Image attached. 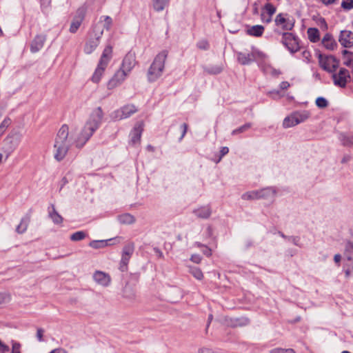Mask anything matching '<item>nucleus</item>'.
I'll return each instance as SVG.
<instances>
[{"instance_id":"45","label":"nucleus","mask_w":353,"mask_h":353,"mask_svg":"<svg viewBox=\"0 0 353 353\" xmlns=\"http://www.w3.org/2000/svg\"><path fill=\"white\" fill-rule=\"evenodd\" d=\"M283 38L285 40L284 43L286 46L288 45L286 43L287 40L293 41L294 43H296V41H295L293 35L291 33H289V32L284 33L283 35Z\"/></svg>"},{"instance_id":"9","label":"nucleus","mask_w":353,"mask_h":353,"mask_svg":"<svg viewBox=\"0 0 353 353\" xmlns=\"http://www.w3.org/2000/svg\"><path fill=\"white\" fill-rule=\"evenodd\" d=\"M137 111V108L132 104L124 105L123 107L114 111L111 114V118L115 121H119L128 118Z\"/></svg>"},{"instance_id":"5","label":"nucleus","mask_w":353,"mask_h":353,"mask_svg":"<svg viewBox=\"0 0 353 353\" xmlns=\"http://www.w3.org/2000/svg\"><path fill=\"white\" fill-rule=\"evenodd\" d=\"M100 24L95 28H92L89 34V38L85 42L84 46V52L87 54L92 53L100 43V39L102 37V30Z\"/></svg>"},{"instance_id":"51","label":"nucleus","mask_w":353,"mask_h":353,"mask_svg":"<svg viewBox=\"0 0 353 353\" xmlns=\"http://www.w3.org/2000/svg\"><path fill=\"white\" fill-rule=\"evenodd\" d=\"M190 259L194 263H199L201 261V256L199 254H193Z\"/></svg>"},{"instance_id":"14","label":"nucleus","mask_w":353,"mask_h":353,"mask_svg":"<svg viewBox=\"0 0 353 353\" xmlns=\"http://www.w3.org/2000/svg\"><path fill=\"white\" fill-rule=\"evenodd\" d=\"M134 65L135 58L134 55L132 54H128L124 57L119 70L124 71L125 73L128 75Z\"/></svg>"},{"instance_id":"27","label":"nucleus","mask_w":353,"mask_h":353,"mask_svg":"<svg viewBox=\"0 0 353 353\" xmlns=\"http://www.w3.org/2000/svg\"><path fill=\"white\" fill-rule=\"evenodd\" d=\"M343 64L347 67L353 66V52L347 50L342 51Z\"/></svg>"},{"instance_id":"23","label":"nucleus","mask_w":353,"mask_h":353,"mask_svg":"<svg viewBox=\"0 0 353 353\" xmlns=\"http://www.w3.org/2000/svg\"><path fill=\"white\" fill-rule=\"evenodd\" d=\"M193 212L199 218L208 219L211 214V210L208 206H202L194 210Z\"/></svg>"},{"instance_id":"41","label":"nucleus","mask_w":353,"mask_h":353,"mask_svg":"<svg viewBox=\"0 0 353 353\" xmlns=\"http://www.w3.org/2000/svg\"><path fill=\"white\" fill-rule=\"evenodd\" d=\"M270 353H295V351L293 349H283L280 347L274 348L270 350Z\"/></svg>"},{"instance_id":"48","label":"nucleus","mask_w":353,"mask_h":353,"mask_svg":"<svg viewBox=\"0 0 353 353\" xmlns=\"http://www.w3.org/2000/svg\"><path fill=\"white\" fill-rule=\"evenodd\" d=\"M198 353H214L212 349L203 346L198 349Z\"/></svg>"},{"instance_id":"28","label":"nucleus","mask_w":353,"mask_h":353,"mask_svg":"<svg viewBox=\"0 0 353 353\" xmlns=\"http://www.w3.org/2000/svg\"><path fill=\"white\" fill-rule=\"evenodd\" d=\"M30 223V217L26 216L21 219L20 223L16 228V231L19 234L24 233L28 228V226Z\"/></svg>"},{"instance_id":"11","label":"nucleus","mask_w":353,"mask_h":353,"mask_svg":"<svg viewBox=\"0 0 353 353\" xmlns=\"http://www.w3.org/2000/svg\"><path fill=\"white\" fill-rule=\"evenodd\" d=\"M350 78V73L345 68H341L338 74L333 72L332 74L334 85L341 88L346 85L347 79Z\"/></svg>"},{"instance_id":"62","label":"nucleus","mask_w":353,"mask_h":353,"mask_svg":"<svg viewBox=\"0 0 353 353\" xmlns=\"http://www.w3.org/2000/svg\"><path fill=\"white\" fill-rule=\"evenodd\" d=\"M336 0H321V1L325 5H330L335 3Z\"/></svg>"},{"instance_id":"16","label":"nucleus","mask_w":353,"mask_h":353,"mask_svg":"<svg viewBox=\"0 0 353 353\" xmlns=\"http://www.w3.org/2000/svg\"><path fill=\"white\" fill-rule=\"evenodd\" d=\"M143 132V124L139 123L135 125L133 130L130 132V143L132 145L139 143L141 134Z\"/></svg>"},{"instance_id":"44","label":"nucleus","mask_w":353,"mask_h":353,"mask_svg":"<svg viewBox=\"0 0 353 353\" xmlns=\"http://www.w3.org/2000/svg\"><path fill=\"white\" fill-rule=\"evenodd\" d=\"M222 71V68L220 66L213 67L208 70V72L210 74H217Z\"/></svg>"},{"instance_id":"39","label":"nucleus","mask_w":353,"mask_h":353,"mask_svg":"<svg viewBox=\"0 0 353 353\" xmlns=\"http://www.w3.org/2000/svg\"><path fill=\"white\" fill-rule=\"evenodd\" d=\"M265 10V13L268 14V15H270L271 17H272V15L275 13L276 12V8L272 5L271 3H266L264 6V8H263Z\"/></svg>"},{"instance_id":"31","label":"nucleus","mask_w":353,"mask_h":353,"mask_svg":"<svg viewBox=\"0 0 353 353\" xmlns=\"http://www.w3.org/2000/svg\"><path fill=\"white\" fill-rule=\"evenodd\" d=\"M89 245L94 249L105 248L108 245V241L105 240H94L90 241Z\"/></svg>"},{"instance_id":"2","label":"nucleus","mask_w":353,"mask_h":353,"mask_svg":"<svg viewBox=\"0 0 353 353\" xmlns=\"http://www.w3.org/2000/svg\"><path fill=\"white\" fill-rule=\"evenodd\" d=\"M72 145L69 137V127L63 125L59 130L53 145L54 158L57 161H62L68 154L70 147Z\"/></svg>"},{"instance_id":"1","label":"nucleus","mask_w":353,"mask_h":353,"mask_svg":"<svg viewBox=\"0 0 353 353\" xmlns=\"http://www.w3.org/2000/svg\"><path fill=\"white\" fill-rule=\"evenodd\" d=\"M103 111L100 107L97 108L91 113L88 120L81 131L69 132V137L72 145L77 148H81L99 128L102 119Z\"/></svg>"},{"instance_id":"6","label":"nucleus","mask_w":353,"mask_h":353,"mask_svg":"<svg viewBox=\"0 0 353 353\" xmlns=\"http://www.w3.org/2000/svg\"><path fill=\"white\" fill-rule=\"evenodd\" d=\"M310 117V114L307 110L294 112L284 119L283 121V126L285 128L294 127L304 122Z\"/></svg>"},{"instance_id":"50","label":"nucleus","mask_w":353,"mask_h":353,"mask_svg":"<svg viewBox=\"0 0 353 353\" xmlns=\"http://www.w3.org/2000/svg\"><path fill=\"white\" fill-rule=\"evenodd\" d=\"M12 353H21L20 352V344L18 343H14L12 344Z\"/></svg>"},{"instance_id":"3","label":"nucleus","mask_w":353,"mask_h":353,"mask_svg":"<svg viewBox=\"0 0 353 353\" xmlns=\"http://www.w3.org/2000/svg\"><path fill=\"white\" fill-rule=\"evenodd\" d=\"M167 56V52L162 51L155 57L148 70L147 78L148 81L154 82L162 76Z\"/></svg>"},{"instance_id":"42","label":"nucleus","mask_w":353,"mask_h":353,"mask_svg":"<svg viewBox=\"0 0 353 353\" xmlns=\"http://www.w3.org/2000/svg\"><path fill=\"white\" fill-rule=\"evenodd\" d=\"M10 299V296L8 293L5 292H0V304L7 303Z\"/></svg>"},{"instance_id":"18","label":"nucleus","mask_w":353,"mask_h":353,"mask_svg":"<svg viewBox=\"0 0 353 353\" xmlns=\"http://www.w3.org/2000/svg\"><path fill=\"white\" fill-rule=\"evenodd\" d=\"M322 45L329 50H334L337 48V43L330 33L324 35L321 41Z\"/></svg>"},{"instance_id":"56","label":"nucleus","mask_w":353,"mask_h":353,"mask_svg":"<svg viewBox=\"0 0 353 353\" xmlns=\"http://www.w3.org/2000/svg\"><path fill=\"white\" fill-rule=\"evenodd\" d=\"M345 145H353V137H347L344 142Z\"/></svg>"},{"instance_id":"15","label":"nucleus","mask_w":353,"mask_h":353,"mask_svg":"<svg viewBox=\"0 0 353 353\" xmlns=\"http://www.w3.org/2000/svg\"><path fill=\"white\" fill-rule=\"evenodd\" d=\"M85 9L80 8L77 10V15L74 17L70 27V32L75 33L80 27L85 15Z\"/></svg>"},{"instance_id":"10","label":"nucleus","mask_w":353,"mask_h":353,"mask_svg":"<svg viewBox=\"0 0 353 353\" xmlns=\"http://www.w3.org/2000/svg\"><path fill=\"white\" fill-rule=\"evenodd\" d=\"M128 75L124 71L119 69L114 74L112 77L107 83V88L113 90L119 86L125 81Z\"/></svg>"},{"instance_id":"13","label":"nucleus","mask_w":353,"mask_h":353,"mask_svg":"<svg viewBox=\"0 0 353 353\" xmlns=\"http://www.w3.org/2000/svg\"><path fill=\"white\" fill-rule=\"evenodd\" d=\"M92 278L98 284L103 287L108 286L111 283L110 276L103 271L97 270L94 272Z\"/></svg>"},{"instance_id":"8","label":"nucleus","mask_w":353,"mask_h":353,"mask_svg":"<svg viewBox=\"0 0 353 353\" xmlns=\"http://www.w3.org/2000/svg\"><path fill=\"white\" fill-rule=\"evenodd\" d=\"M319 62L321 68L330 73H333L338 68L339 61L332 55L319 54Z\"/></svg>"},{"instance_id":"64","label":"nucleus","mask_w":353,"mask_h":353,"mask_svg":"<svg viewBox=\"0 0 353 353\" xmlns=\"http://www.w3.org/2000/svg\"><path fill=\"white\" fill-rule=\"evenodd\" d=\"M350 274V269H347L345 270V275L346 276H349Z\"/></svg>"},{"instance_id":"47","label":"nucleus","mask_w":353,"mask_h":353,"mask_svg":"<svg viewBox=\"0 0 353 353\" xmlns=\"http://www.w3.org/2000/svg\"><path fill=\"white\" fill-rule=\"evenodd\" d=\"M43 334H44V330L43 328H38L37 330V339L39 342L43 341Z\"/></svg>"},{"instance_id":"59","label":"nucleus","mask_w":353,"mask_h":353,"mask_svg":"<svg viewBox=\"0 0 353 353\" xmlns=\"http://www.w3.org/2000/svg\"><path fill=\"white\" fill-rule=\"evenodd\" d=\"M341 260V255L340 254H336L334 256V261L336 263H339Z\"/></svg>"},{"instance_id":"33","label":"nucleus","mask_w":353,"mask_h":353,"mask_svg":"<svg viewBox=\"0 0 353 353\" xmlns=\"http://www.w3.org/2000/svg\"><path fill=\"white\" fill-rule=\"evenodd\" d=\"M87 234L84 231H78L71 234L70 239L72 241H79L84 239Z\"/></svg>"},{"instance_id":"37","label":"nucleus","mask_w":353,"mask_h":353,"mask_svg":"<svg viewBox=\"0 0 353 353\" xmlns=\"http://www.w3.org/2000/svg\"><path fill=\"white\" fill-rule=\"evenodd\" d=\"M134 250V245L133 243H129L126 245L123 249L122 254L125 256H131Z\"/></svg>"},{"instance_id":"38","label":"nucleus","mask_w":353,"mask_h":353,"mask_svg":"<svg viewBox=\"0 0 353 353\" xmlns=\"http://www.w3.org/2000/svg\"><path fill=\"white\" fill-rule=\"evenodd\" d=\"M130 257L131 256H125V255L122 254L121 264H120V270L121 271L124 272L127 270V265L128 264Z\"/></svg>"},{"instance_id":"58","label":"nucleus","mask_w":353,"mask_h":353,"mask_svg":"<svg viewBox=\"0 0 353 353\" xmlns=\"http://www.w3.org/2000/svg\"><path fill=\"white\" fill-rule=\"evenodd\" d=\"M49 353H68V352L63 348H57V349L52 350Z\"/></svg>"},{"instance_id":"61","label":"nucleus","mask_w":353,"mask_h":353,"mask_svg":"<svg viewBox=\"0 0 353 353\" xmlns=\"http://www.w3.org/2000/svg\"><path fill=\"white\" fill-rule=\"evenodd\" d=\"M288 239L291 241L294 245H298L299 239L297 237H289Z\"/></svg>"},{"instance_id":"35","label":"nucleus","mask_w":353,"mask_h":353,"mask_svg":"<svg viewBox=\"0 0 353 353\" xmlns=\"http://www.w3.org/2000/svg\"><path fill=\"white\" fill-rule=\"evenodd\" d=\"M11 120L10 118L6 117L0 124V137L3 134L7 128L10 125Z\"/></svg>"},{"instance_id":"29","label":"nucleus","mask_w":353,"mask_h":353,"mask_svg":"<svg viewBox=\"0 0 353 353\" xmlns=\"http://www.w3.org/2000/svg\"><path fill=\"white\" fill-rule=\"evenodd\" d=\"M118 221L121 224H132L135 221L134 217L130 214H123L118 216Z\"/></svg>"},{"instance_id":"12","label":"nucleus","mask_w":353,"mask_h":353,"mask_svg":"<svg viewBox=\"0 0 353 353\" xmlns=\"http://www.w3.org/2000/svg\"><path fill=\"white\" fill-rule=\"evenodd\" d=\"M340 44L345 48H350L353 46V32L350 30H341L339 36Z\"/></svg>"},{"instance_id":"32","label":"nucleus","mask_w":353,"mask_h":353,"mask_svg":"<svg viewBox=\"0 0 353 353\" xmlns=\"http://www.w3.org/2000/svg\"><path fill=\"white\" fill-rule=\"evenodd\" d=\"M169 0H153V6L157 11H161L168 3Z\"/></svg>"},{"instance_id":"26","label":"nucleus","mask_w":353,"mask_h":353,"mask_svg":"<svg viewBox=\"0 0 353 353\" xmlns=\"http://www.w3.org/2000/svg\"><path fill=\"white\" fill-rule=\"evenodd\" d=\"M307 37L312 43H316L320 39L319 31L316 28H310L307 30Z\"/></svg>"},{"instance_id":"4","label":"nucleus","mask_w":353,"mask_h":353,"mask_svg":"<svg viewBox=\"0 0 353 353\" xmlns=\"http://www.w3.org/2000/svg\"><path fill=\"white\" fill-rule=\"evenodd\" d=\"M112 48L110 46L105 48L101 56L98 65L91 77V81L94 83H98L112 58Z\"/></svg>"},{"instance_id":"63","label":"nucleus","mask_w":353,"mask_h":353,"mask_svg":"<svg viewBox=\"0 0 353 353\" xmlns=\"http://www.w3.org/2000/svg\"><path fill=\"white\" fill-rule=\"evenodd\" d=\"M208 235L210 236L212 235V230L210 227H208L207 228Z\"/></svg>"},{"instance_id":"22","label":"nucleus","mask_w":353,"mask_h":353,"mask_svg":"<svg viewBox=\"0 0 353 353\" xmlns=\"http://www.w3.org/2000/svg\"><path fill=\"white\" fill-rule=\"evenodd\" d=\"M45 40L46 38L43 36H37L31 43V52H37L40 50L43 46Z\"/></svg>"},{"instance_id":"43","label":"nucleus","mask_w":353,"mask_h":353,"mask_svg":"<svg viewBox=\"0 0 353 353\" xmlns=\"http://www.w3.org/2000/svg\"><path fill=\"white\" fill-rule=\"evenodd\" d=\"M341 7L345 10L353 8V0H344L341 3Z\"/></svg>"},{"instance_id":"34","label":"nucleus","mask_w":353,"mask_h":353,"mask_svg":"<svg viewBox=\"0 0 353 353\" xmlns=\"http://www.w3.org/2000/svg\"><path fill=\"white\" fill-rule=\"evenodd\" d=\"M190 274L196 279L201 280L203 277V274L201 270L196 267H192L190 269Z\"/></svg>"},{"instance_id":"36","label":"nucleus","mask_w":353,"mask_h":353,"mask_svg":"<svg viewBox=\"0 0 353 353\" xmlns=\"http://www.w3.org/2000/svg\"><path fill=\"white\" fill-rule=\"evenodd\" d=\"M251 126H252L251 123H245V125L232 130V134L236 135L239 133H243V132L247 131L248 129H250L251 128Z\"/></svg>"},{"instance_id":"46","label":"nucleus","mask_w":353,"mask_h":353,"mask_svg":"<svg viewBox=\"0 0 353 353\" xmlns=\"http://www.w3.org/2000/svg\"><path fill=\"white\" fill-rule=\"evenodd\" d=\"M261 21L264 23H270L272 21V17L270 15H268V14H266L264 12H261Z\"/></svg>"},{"instance_id":"54","label":"nucleus","mask_w":353,"mask_h":353,"mask_svg":"<svg viewBox=\"0 0 353 353\" xmlns=\"http://www.w3.org/2000/svg\"><path fill=\"white\" fill-rule=\"evenodd\" d=\"M181 128L183 129L182 134L180 137V141L184 137L188 130V125L186 123H183L181 125Z\"/></svg>"},{"instance_id":"30","label":"nucleus","mask_w":353,"mask_h":353,"mask_svg":"<svg viewBox=\"0 0 353 353\" xmlns=\"http://www.w3.org/2000/svg\"><path fill=\"white\" fill-rule=\"evenodd\" d=\"M252 54L253 55L254 61H261L266 59L267 56L263 52H261L255 48L252 49Z\"/></svg>"},{"instance_id":"25","label":"nucleus","mask_w":353,"mask_h":353,"mask_svg":"<svg viewBox=\"0 0 353 353\" xmlns=\"http://www.w3.org/2000/svg\"><path fill=\"white\" fill-rule=\"evenodd\" d=\"M263 32L264 27L261 25L252 26L247 30V33L254 37H261Z\"/></svg>"},{"instance_id":"40","label":"nucleus","mask_w":353,"mask_h":353,"mask_svg":"<svg viewBox=\"0 0 353 353\" xmlns=\"http://www.w3.org/2000/svg\"><path fill=\"white\" fill-rule=\"evenodd\" d=\"M316 105L320 108H324L327 106L328 102L325 98L321 97L316 99Z\"/></svg>"},{"instance_id":"60","label":"nucleus","mask_w":353,"mask_h":353,"mask_svg":"<svg viewBox=\"0 0 353 353\" xmlns=\"http://www.w3.org/2000/svg\"><path fill=\"white\" fill-rule=\"evenodd\" d=\"M272 96L273 99H276V97H280L279 92L278 91H272L269 93Z\"/></svg>"},{"instance_id":"24","label":"nucleus","mask_w":353,"mask_h":353,"mask_svg":"<svg viewBox=\"0 0 353 353\" xmlns=\"http://www.w3.org/2000/svg\"><path fill=\"white\" fill-rule=\"evenodd\" d=\"M49 216L54 224H61L63 222V217L57 212L54 205H52L48 208Z\"/></svg>"},{"instance_id":"53","label":"nucleus","mask_w":353,"mask_h":353,"mask_svg":"<svg viewBox=\"0 0 353 353\" xmlns=\"http://www.w3.org/2000/svg\"><path fill=\"white\" fill-rule=\"evenodd\" d=\"M229 152V148L228 147H222L220 151L221 157L219 158V160L225 154H227Z\"/></svg>"},{"instance_id":"19","label":"nucleus","mask_w":353,"mask_h":353,"mask_svg":"<svg viewBox=\"0 0 353 353\" xmlns=\"http://www.w3.org/2000/svg\"><path fill=\"white\" fill-rule=\"evenodd\" d=\"M344 257L347 261L346 265L349 268L353 269V244L347 243L345 245Z\"/></svg>"},{"instance_id":"49","label":"nucleus","mask_w":353,"mask_h":353,"mask_svg":"<svg viewBox=\"0 0 353 353\" xmlns=\"http://www.w3.org/2000/svg\"><path fill=\"white\" fill-rule=\"evenodd\" d=\"M208 43L206 41H201L197 43V47L202 50L208 49Z\"/></svg>"},{"instance_id":"17","label":"nucleus","mask_w":353,"mask_h":353,"mask_svg":"<svg viewBox=\"0 0 353 353\" xmlns=\"http://www.w3.org/2000/svg\"><path fill=\"white\" fill-rule=\"evenodd\" d=\"M275 23L286 30H291L294 26V23L288 19H286L283 14H279L276 17Z\"/></svg>"},{"instance_id":"21","label":"nucleus","mask_w":353,"mask_h":353,"mask_svg":"<svg viewBox=\"0 0 353 353\" xmlns=\"http://www.w3.org/2000/svg\"><path fill=\"white\" fill-rule=\"evenodd\" d=\"M237 60L242 65H248L254 61V58L252 52L248 53L239 52L237 53Z\"/></svg>"},{"instance_id":"20","label":"nucleus","mask_w":353,"mask_h":353,"mask_svg":"<svg viewBox=\"0 0 353 353\" xmlns=\"http://www.w3.org/2000/svg\"><path fill=\"white\" fill-rule=\"evenodd\" d=\"M99 24L101 26L102 30V34H103L104 30H109L112 24V19L109 16H101L99 18V21L95 23L92 28H95Z\"/></svg>"},{"instance_id":"52","label":"nucleus","mask_w":353,"mask_h":353,"mask_svg":"<svg viewBox=\"0 0 353 353\" xmlns=\"http://www.w3.org/2000/svg\"><path fill=\"white\" fill-rule=\"evenodd\" d=\"M9 350L8 345H5L0 341V353H6Z\"/></svg>"},{"instance_id":"57","label":"nucleus","mask_w":353,"mask_h":353,"mask_svg":"<svg viewBox=\"0 0 353 353\" xmlns=\"http://www.w3.org/2000/svg\"><path fill=\"white\" fill-rule=\"evenodd\" d=\"M203 253L207 256H210L212 255V251L208 247H204V249L203 250Z\"/></svg>"},{"instance_id":"55","label":"nucleus","mask_w":353,"mask_h":353,"mask_svg":"<svg viewBox=\"0 0 353 353\" xmlns=\"http://www.w3.org/2000/svg\"><path fill=\"white\" fill-rule=\"evenodd\" d=\"M290 86L288 81H283L280 83V88L281 90H287Z\"/></svg>"},{"instance_id":"7","label":"nucleus","mask_w":353,"mask_h":353,"mask_svg":"<svg viewBox=\"0 0 353 353\" xmlns=\"http://www.w3.org/2000/svg\"><path fill=\"white\" fill-rule=\"evenodd\" d=\"M276 190L273 188H265L259 190L248 192L242 195L244 200L273 199L276 195Z\"/></svg>"}]
</instances>
